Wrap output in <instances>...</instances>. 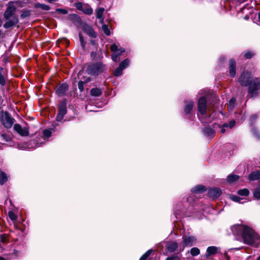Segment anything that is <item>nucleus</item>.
I'll use <instances>...</instances> for the list:
<instances>
[{"label": "nucleus", "mask_w": 260, "mask_h": 260, "mask_svg": "<svg viewBox=\"0 0 260 260\" xmlns=\"http://www.w3.org/2000/svg\"><path fill=\"white\" fill-rule=\"evenodd\" d=\"M230 199L235 202H238L241 204H243L245 202V201H244V199L235 195L231 196Z\"/></svg>", "instance_id": "a878e982"}, {"label": "nucleus", "mask_w": 260, "mask_h": 260, "mask_svg": "<svg viewBox=\"0 0 260 260\" xmlns=\"http://www.w3.org/2000/svg\"><path fill=\"white\" fill-rule=\"evenodd\" d=\"M187 202H190L191 201H193V199H192V198L191 197V196H189L187 199Z\"/></svg>", "instance_id": "4d7b16f0"}, {"label": "nucleus", "mask_w": 260, "mask_h": 260, "mask_svg": "<svg viewBox=\"0 0 260 260\" xmlns=\"http://www.w3.org/2000/svg\"><path fill=\"white\" fill-rule=\"evenodd\" d=\"M190 254L192 256H197L200 254V249L197 247L192 248L190 250Z\"/></svg>", "instance_id": "72a5a7b5"}, {"label": "nucleus", "mask_w": 260, "mask_h": 260, "mask_svg": "<svg viewBox=\"0 0 260 260\" xmlns=\"http://www.w3.org/2000/svg\"><path fill=\"white\" fill-rule=\"evenodd\" d=\"M258 19H259L260 20V12L258 13Z\"/></svg>", "instance_id": "0e129e2a"}, {"label": "nucleus", "mask_w": 260, "mask_h": 260, "mask_svg": "<svg viewBox=\"0 0 260 260\" xmlns=\"http://www.w3.org/2000/svg\"><path fill=\"white\" fill-rule=\"evenodd\" d=\"M193 106V102L192 101H189L186 102V105L185 106L184 109V113L187 114H190L192 110Z\"/></svg>", "instance_id": "a211bd4d"}, {"label": "nucleus", "mask_w": 260, "mask_h": 260, "mask_svg": "<svg viewBox=\"0 0 260 260\" xmlns=\"http://www.w3.org/2000/svg\"><path fill=\"white\" fill-rule=\"evenodd\" d=\"M79 39H80L81 45L82 48L84 49L85 45H86V42L84 41L83 37L82 36L81 34H79Z\"/></svg>", "instance_id": "37998d69"}, {"label": "nucleus", "mask_w": 260, "mask_h": 260, "mask_svg": "<svg viewBox=\"0 0 260 260\" xmlns=\"http://www.w3.org/2000/svg\"><path fill=\"white\" fill-rule=\"evenodd\" d=\"M90 80H90V78L89 77H88V78H87V80H86V82H89V81H90Z\"/></svg>", "instance_id": "052dcab7"}, {"label": "nucleus", "mask_w": 260, "mask_h": 260, "mask_svg": "<svg viewBox=\"0 0 260 260\" xmlns=\"http://www.w3.org/2000/svg\"><path fill=\"white\" fill-rule=\"evenodd\" d=\"M69 17L70 19H76L78 18V16L75 14L70 15Z\"/></svg>", "instance_id": "603ef678"}, {"label": "nucleus", "mask_w": 260, "mask_h": 260, "mask_svg": "<svg viewBox=\"0 0 260 260\" xmlns=\"http://www.w3.org/2000/svg\"><path fill=\"white\" fill-rule=\"evenodd\" d=\"M90 43L91 44H92L93 45H95L96 44V42H95V41L94 40H90Z\"/></svg>", "instance_id": "13d9d810"}, {"label": "nucleus", "mask_w": 260, "mask_h": 260, "mask_svg": "<svg viewBox=\"0 0 260 260\" xmlns=\"http://www.w3.org/2000/svg\"><path fill=\"white\" fill-rule=\"evenodd\" d=\"M16 7L14 2H10L5 11L4 16L6 20L4 26L5 28H9L18 23V16L15 14Z\"/></svg>", "instance_id": "f03ea898"}, {"label": "nucleus", "mask_w": 260, "mask_h": 260, "mask_svg": "<svg viewBox=\"0 0 260 260\" xmlns=\"http://www.w3.org/2000/svg\"><path fill=\"white\" fill-rule=\"evenodd\" d=\"M248 179L251 181L256 180L260 179V170L251 173L248 176Z\"/></svg>", "instance_id": "4be33fe9"}, {"label": "nucleus", "mask_w": 260, "mask_h": 260, "mask_svg": "<svg viewBox=\"0 0 260 260\" xmlns=\"http://www.w3.org/2000/svg\"><path fill=\"white\" fill-rule=\"evenodd\" d=\"M8 181V177L6 173L0 170V184L3 185Z\"/></svg>", "instance_id": "393cba45"}, {"label": "nucleus", "mask_w": 260, "mask_h": 260, "mask_svg": "<svg viewBox=\"0 0 260 260\" xmlns=\"http://www.w3.org/2000/svg\"><path fill=\"white\" fill-rule=\"evenodd\" d=\"M204 135L209 138H213L215 135L214 130L211 127H206L203 130Z\"/></svg>", "instance_id": "dca6fc26"}, {"label": "nucleus", "mask_w": 260, "mask_h": 260, "mask_svg": "<svg viewBox=\"0 0 260 260\" xmlns=\"http://www.w3.org/2000/svg\"><path fill=\"white\" fill-rule=\"evenodd\" d=\"M102 94V90L98 88H93L90 90V94L93 96H99Z\"/></svg>", "instance_id": "b1692460"}, {"label": "nucleus", "mask_w": 260, "mask_h": 260, "mask_svg": "<svg viewBox=\"0 0 260 260\" xmlns=\"http://www.w3.org/2000/svg\"><path fill=\"white\" fill-rule=\"evenodd\" d=\"M106 70V66L102 62H97L88 65L86 69V72L91 76H98L103 73Z\"/></svg>", "instance_id": "20e7f679"}, {"label": "nucleus", "mask_w": 260, "mask_h": 260, "mask_svg": "<svg viewBox=\"0 0 260 260\" xmlns=\"http://www.w3.org/2000/svg\"><path fill=\"white\" fill-rule=\"evenodd\" d=\"M250 74L248 72H243L239 79V82L242 86H247L250 82Z\"/></svg>", "instance_id": "9d476101"}, {"label": "nucleus", "mask_w": 260, "mask_h": 260, "mask_svg": "<svg viewBox=\"0 0 260 260\" xmlns=\"http://www.w3.org/2000/svg\"><path fill=\"white\" fill-rule=\"evenodd\" d=\"M40 8L42 10L48 11L50 10V7L45 4H40Z\"/></svg>", "instance_id": "c03bdc74"}, {"label": "nucleus", "mask_w": 260, "mask_h": 260, "mask_svg": "<svg viewBox=\"0 0 260 260\" xmlns=\"http://www.w3.org/2000/svg\"><path fill=\"white\" fill-rule=\"evenodd\" d=\"M249 191L248 189L246 188L240 189L238 191V194L240 196H247L249 194Z\"/></svg>", "instance_id": "7c9ffc66"}, {"label": "nucleus", "mask_w": 260, "mask_h": 260, "mask_svg": "<svg viewBox=\"0 0 260 260\" xmlns=\"http://www.w3.org/2000/svg\"><path fill=\"white\" fill-rule=\"evenodd\" d=\"M9 217L13 221L16 220L17 218V216L13 211L9 212Z\"/></svg>", "instance_id": "58836bf2"}, {"label": "nucleus", "mask_w": 260, "mask_h": 260, "mask_svg": "<svg viewBox=\"0 0 260 260\" xmlns=\"http://www.w3.org/2000/svg\"><path fill=\"white\" fill-rule=\"evenodd\" d=\"M123 70L121 68H120V67L119 66L118 68H116L114 71L113 74L115 76L119 77L122 74Z\"/></svg>", "instance_id": "2f4dec72"}, {"label": "nucleus", "mask_w": 260, "mask_h": 260, "mask_svg": "<svg viewBox=\"0 0 260 260\" xmlns=\"http://www.w3.org/2000/svg\"><path fill=\"white\" fill-rule=\"evenodd\" d=\"M0 260H7V259L3 257H0Z\"/></svg>", "instance_id": "680f3d73"}, {"label": "nucleus", "mask_w": 260, "mask_h": 260, "mask_svg": "<svg viewBox=\"0 0 260 260\" xmlns=\"http://www.w3.org/2000/svg\"><path fill=\"white\" fill-rule=\"evenodd\" d=\"M7 78V74L5 72V69L0 67V85L4 86L6 85V79Z\"/></svg>", "instance_id": "2eb2a0df"}, {"label": "nucleus", "mask_w": 260, "mask_h": 260, "mask_svg": "<svg viewBox=\"0 0 260 260\" xmlns=\"http://www.w3.org/2000/svg\"><path fill=\"white\" fill-rule=\"evenodd\" d=\"M14 130L21 136H27L29 134L28 129L26 127H22L19 124H15L14 125Z\"/></svg>", "instance_id": "9b49d317"}, {"label": "nucleus", "mask_w": 260, "mask_h": 260, "mask_svg": "<svg viewBox=\"0 0 260 260\" xmlns=\"http://www.w3.org/2000/svg\"><path fill=\"white\" fill-rule=\"evenodd\" d=\"M1 139L2 141L6 142H10L12 140L11 138L6 134H1Z\"/></svg>", "instance_id": "c85d7f7f"}, {"label": "nucleus", "mask_w": 260, "mask_h": 260, "mask_svg": "<svg viewBox=\"0 0 260 260\" xmlns=\"http://www.w3.org/2000/svg\"><path fill=\"white\" fill-rule=\"evenodd\" d=\"M206 190L205 187L203 185H197L191 189V192L196 194L202 193Z\"/></svg>", "instance_id": "412c9836"}, {"label": "nucleus", "mask_w": 260, "mask_h": 260, "mask_svg": "<svg viewBox=\"0 0 260 260\" xmlns=\"http://www.w3.org/2000/svg\"><path fill=\"white\" fill-rule=\"evenodd\" d=\"M234 235H241L245 243L257 246L259 242V236L248 226L244 225H235L232 227Z\"/></svg>", "instance_id": "f257e3e1"}, {"label": "nucleus", "mask_w": 260, "mask_h": 260, "mask_svg": "<svg viewBox=\"0 0 260 260\" xmlns=\"http://www.w3.org/2000/svg\"><path fill=\"white\" fill-rule=\"evenodd\" d=\"M69 86L68 84L63 83L60 84L56 88V93L59 96L65 95L66 92L68 90Z\"/></svg>", "instance_id": "f8f14e48"}, {"label": "nucleus", "mask_w": 260, "mask_h": 260, "mask_svg": "<svg viewBox=\"0 0 260 260\" xmlns=\"http://www.w3.org/2000/svg\"><path fill=\"white\" fill-rule=\"evenodd\" d=\"M84 6L85 5H83L82 3H79L76 4V7L78 10L82 11V9H83Z\"/></svg>", "instance_id": "09e8293b"}, {"label": "nucleus", "mask_w": 260, "mask_h": 260, "mask_svg": "<svg viewBox=\"0 0 260 260\" xmlns=\"http://www.w3.org/2000/svg\"><path fill=\"white\" fill-rule=\"evenodd\" d=\"M178 247V244L175 242H169L167 243L166 246L167 250L171 252L177 250Z\"/></svg>", "instance_id": "6ab92c4d"}, {"label": "nucleus", "mask_w": 260, "mask_h": 260, "mask_svg": "<svg viewBox=\"0 0 260 260\" xmlns=\"http://www.w3.org/2000/svg\"><path fill=\"white\" fill-rule=\"evenodd\" d=\"M207 101L204 96L201 97L198 101V110L201 115H198L202 122H209V118H207Z\"/></svg>", "instance_id": "7ed1b4c3"}, {"label": "nucleus", "mask_w": 260, "mask_h": 260, "mask_svg": "<svg viewBox=\"0 0 260 260\" xmlns=\"http://www.w3.org/2000/svg\"><path fill=\"white\" fill-rule=\"evenodd\" d=\"M229 72L231 77H235L236 74V62L234 59L230 60Z\"/></svg>", "instance_id": "4468645a"}, {"label": "nucleus", "mask_w": 260, "mask_h": 260, "mask_svg": "<svg viewBox=\"0 0 260 260\" xmlns=\"http://www.w3.org/2000/svg\"><path fill=\"white\" fill-rule=\"evenodd\" d=\"M111 50L113 52L112 55V59L113 61L117 62L119 60V56L122 53L125 52V49L123 48H118V46L114 44L111 46Z\"/></svg>", "instance_id": "1a4fd4ad"}, {"label": "nucleus", "mask_w": 260, "mask_h": 260, "mask_svg": "<svg viewBox=\"0 0 260 260\" xmlns=\"http://www.w3.org/2000/svg\"><path fill=\"white\" fill-rule=\"evenodd\" d=\"M181 211V210L180 211V209L178 208V206L176 207V209L175 212V214L176 216L179 215L180 214V212ZM176 218H178L177 216H176Z\"/></svg>", "instance_id": "864d4df0"}, {"label": "nucleus", "mask_w": 260, "mask_h": 260, "mask_svg": "<svg viewBox=\"0 0 260 260\" xmlns=\"http://www.w3.org/2000/svg\"><path fill=\"white\" fill-rule=\"evenodd\" d=\"M221 190L217 187L210 188L208 192L209 197L212 198H218L221 195Z\"/></svg>", "instance_id": "ddd939ff"}, {"label": "nucleus", "mask_w": 260, "mask_h": 260, "mask_svg": "<svg viewBox=\"0 0 260 260\" xmlns=\"http://www.w3.org/2000/svg\"><path fill=\"white\" fill-rule=\"evenodd\" d=\"M236 103V99L234 98H232L230 101L229 104H228V109L230 110H232L235 106V104Z\"/></svg>", "instance_id": "f704fd0d"}, {"label": "nucleus", "mask_w": 260, "mask_h": 260, "mask_svg": "<svg viewBox=\"0 0 260 260\" xmlns=\"http://www.w3.org/2000/svg\"><path fill=\"white\" fill-rule=\"evenodd\" d=\"M236 122L235 120H231L228 124V127L230 128L233 127L235 125Z\"/></svg>", "instance_id": "3c124183"}, {"label": "nucleus", "mask_w": 260, "mask_h": 260, "mask_svg": "<svg viewBox=\"0 0 260 260\" xmlns=\"http://www.w3.org/2000/svg\"><path fill=\"white\" fill-rule=\"evenodd\" d=\"M151 252L152 250L151 249L148 250L140 257L139 260H146Z\"/></svg>", "instance_id": "c9c22d12"}, {"label": "nucleus", "mask_w": 260, "mask_h": 260, "mask_svg": "<svg viewBox=\"0 0 260 260\" xmlns=\"http://www.w3.org/2000/svg\"><path fill=\"white\" fill-rule=\"evenodd\" d=\"M49 3H52L56 2L57 0H47Z\"/></svg>", "instance_id": "bf43d9fd"}, {"label": "nucleus", "mask_w": 260, "mask_h": 260, "mask_svg": "<svg viewBox=\"0 0 260 260\" xmlns=\"http://www.w3.org/2000/svg\"><path fill=\"white\" fill-rule=\"evenodd\" d=\"M51 131L49 129H45L43 131V136L44 137V139L48 138L50 137L51 136Z\"/></svg>", "instance_id": "4c0bfd02"}, {"label": "nucleus", "mask_w": 260, "mask_h": 260, "mask_svg": "<svg viewBox=\"0 0 260 260\" xmlns=\"http://www.w3.org/2000/svg\"><path fill=\"white\" fill-rule=\"evenodd\" d=\"M129 60L128 59H125L123 60L119 64V67L121 68L123 70L125 69L127 67H128L129 64Z\"/></svg>", "instance_id": "473e14b6"}, {"label": "nucleus", "mask_w": 260, "mask_h": 260, "mask_svg": "<svg viewBox=\"0 0 260 260\" xmlns=\"http://www.w3.org/2000/svg\"><path fill=\"white\" fill-rule=\"evenodd\" d=\"M228 127V123H224L222 125V126H221V133H224L225 132L226 130H225V128H227Z\"/></svg>", "instance_id": "de8ad7c7"}, {"label": "nucleus", "mask_w": 260, "mask_h": 260, "mask_svg": "<svg viewBox=\"0 0 260 260\" xmlns=\"http://www.w3.org/2000/svg\"><path fill=\"white\" fill-rule=\"evenodd\" d=\"M196 241V239L193 236H183L182 246L180 245L179 247V251H182L185 247H191L193 246Z\"/></svg>", "instance_id": "0eeeda50"}, {"label": "nucleus", "mask_w": 260, "mask_h": 260, "mask_svg": "<svg viewBox=\"0 0 260 260\" xmlns=\"http://www.w3.org/2000/svg\"><path fill=\"white\" fill-rule=\"evenodd\" d=\"M252 133L256 138L260 139V133L256 129H253L252 130Z\"/></svg>", "instance_id": "a18cd8bd"}, {"label": "nucleus", "mask_w": 260, "mask_h": 260, "mask_svg": "<svg viewBox=\"0 0 260 260\" xmlns=\"http://www.w3.org/2000/svg\"><path fill=\"white\" fill-rule=\"evenodd\" d=\"M29 15H30V13L29 11H25V12H23L21 14V17L22 18H25V17L28 16Z\"/></svg>", "instance_id": "8fccbe9b"}, {"label": "nucleus", "mask_w": 260, "mask_h": 260, "mask_svg": "<svg viewBox=\"0 0 260 260\" xmlns=\"http://www.w3.org/2000/svg\"><path fill=\"white\" fill-rule=\"evenodd\" d=\"M180 259V255H173L168 257L166 260H179Z\"/></svg>", "instance_id": "79ce46f5"}, {"label": "nucleus", "mask_w": 260, "mask_h": 260, "mask_svg": "<svg viewBox=\"0 0 260 260\" xmlns=\"http://www.w3.org/2000/svg\"><path fill=\"white\" fill-rule=\"evenodd\" d=\"M0 120L3 125L8 129L10 128L15 122L14 118L7 111L1 112Z\"/></svg>", "instance_id": "39448f33"}, {"label": "nucleus", "mask_w": 260, "mask_h": 260, "mask_svg": "<svg viewBox=\"0 0 260 260\" xmlns=\"http://www.w3.org/2000/svg\"><path fill=\"white\" fill-rule=\"evenodd\" d=\"M67 100H63L59 104L58 113L56 116V119L57 121H60L63 118L64 115L67 113Z\"/></svg>", "instance_id": "6e6552de"}, {"label": "nucleus", "mask_w": 260, "mask_h": 260, "mask_svg": "<svg viewBox=\"0 0 260 260\" xmlns=\"http://www.w3.org/2000/svg\"><path fill=\"white\" fill-rule=\"evenodd\" d=\"M257 260H260V255L257 257Z\"/></svg>", "instance_id": "69168bd1"}, {"label": "nucleus", "mask_w": 260, "mask_h": 260, "mask_svg": "<svg viewBox=\"0 0 260 260\" xmlns=\"http://www.w3.org/2000/svg\"><path fill=\"white\" fill-rule=\"evenodd\" d=\"M91 57L92 58V59H96V53L94 52H92L91 53Z\"/></svg>", "instance_id": "5fc2aeb1"}, {"label": "nucleus", "mask_w": 260, "mask_h": 260, "mask_svg": "<svg viewBox=\"0 0 260 260\" xmlns=\"http://www.w3.org/2000/svg\"><path fill=\"white\" fill-rule=\"evenodd\" d=\"M253 196L257 200H260V184L253 191Z\"/></svg>", "instance_id": "cd10ccee"}, {"label": "nucleus", "mask_w": 260, "mask_h": 260, "mask_svg": "<svg viewBox=\"0 0 260 260\" xmlns=\"http://www.w3.org/2000/svg\"><path fill=\"white\" fill-rule=\"evenodd\" d=\"M218 248L215 246L208 247L207 249L206 255L207 256L213 255L217 252Z\"/></svg>", "instance_id": "5701e85b"}, {"label": "nucleus", "mask_w": 260, "mask_h": 260, "mask_svg": "<svg viewBox=\"0 0 260 260\" xmlns=\"http://www.w3.org/2000/svg\"><path fill=\"white\" fill-rule=\"evenodd\" d=\"M84 84L85 82L82 81H80L78 84V87L81 92L84 90Z\"/></svg>", "instance_id": "a19ab883"}, {"label": "nucleus", "mask_w": 260, "mask_h": 260, "mask_svg": "<svg viewBox=\"0 0 260 260\" xmlns=\"http://www.w3.org/2000/svg\"><path fill=\"white\" fill-rule=\"evenodd\" d=\"M239 178V177L238 175H229L227 177L228 181L230 183H233L238 180Z\"/></svg>", "instance_id": "bb28decb"}, {"label": "nucleus", "mask_w": 260, "mask_h": 260, "mask_svg": "<svg viewBox=\"0 0 260 260\" xmlns=\"http://www.w3.org/2000/svg\"><path fill=\"white\" fill-rule=\"evenodd\" d=\"M257 118V115L256 114L253 115L251 116L250 119L251 121H253Z\"/></svg>", "instance_id": "6e6d98bb"}, {"label": "nucleus", "mask_w": 260, "mask_h": 260, "mask_svg": "<svg viewBox=\"0 0 260 260\" xmlns=\"http://www.w3.org/2000/svg\"><path fill=\"white\" fill-rule=\"evenodd\" d=\"M56 11L62 14H66L68 13V11L63 9H56Z\"/></svg>", "instance_id": "49530a36"}, {"label": "nucleus", "mask_w": 260, "mask_h": 260, "mask_svg": "<svg viewBox=\"0 0 260 260\" xmlns=\"http://www.w3.org/2000/svg\"><path fill=\"white\" fill-rule=\"evenodd\" d=\"M248 93L251 97H254L257 95V91L260 89V79L254 78L249 82Z\"/></svg>", "instance_id": "423d86ee"}, {"label": "nucleus", "mask_w": 260, "mask_h": 260, "mask_svg": "<svg viewBox=\"0 0 260 260\" xmlns=\"http://www.w3.org/2000/svg\"><path fill=\"white\" fill-rule=\"evenodd\" d=\"M102 29L104 32L107 36H109L110 35V30L109 28L108 25L106 24H103L102 25Z\"/></svg>", "instance_id": "e433bc0d"}, {"label": "nucleus", "mask_w": 260, "mask_h": 260, "mask_svg": "<svg viewBox=\"0 0 260 260\" xmlns=\"http://www.w3.org/2000/svg\"><path fill=\"white\" fill-rule=\"evenodd\" d=\"M105 11V9L103 8H99L96 10V17L98 19L100 20V22L103 23L104 20V17L103 14Z\"/></svg>", "instance_id": "aec40b11"}, {"label": "nucleus", "mask_w": 260, "mask_h": 260, "mask_svg": "<svg viewBox=\"0 0 260 260\" xmlns=\"http://www.w3.org/2000/svg\"><path fill=\"white\" fill-rule=\"evenodd\" d=\"M82 11L84 13L88 15L91 14L93 13L92 9L87 6H84L83 9H82Z\"/></svg>", "instance_id": "c756f323"}, {"label": "nucleus", "mask_w": 260, "mask_h": 260, "mask_svg": "<svg viewBox=\"0 0 260 260\" xmlns=\"http://www.w3.org/2000/svg\"><path fill=\"white\" fill-rule=\"evenodd\" d=\"M84 31L89 36L92 38H96V35L93 29L89 25H85L83 26Z\"/></svg>", "instance_id": "f3484780"}, {"label": "nucleus", "mask_w": 260, "mask_h": 260, "mask_svg": "<svg viewBox=\"0 0 260 260\" xmlns=\"http://www.w3.org/2000/svg\"><path fill=\"white\" fill-rule=\"evenodd\" d=\"M245 8H246V7H244L242 9V11L243 12H244V10H245Z\"/></svg>", "instance_id": "e2e57ef3"}, {"label": "nucleus", "mask_w": 260, "mask_h": 260, "mask_svg": "<svg viewBox=\"0 0 260 260\" xmlns=\"http://www.w3.org/2000/svg\"><path fill=\"white\" fill-rule=\"evenodd\" d=\"M254 55V53L250 51H247L244 54V56L247 58H251Z\"/></svg>", "instance_id": "ea45409f"}]
</instances>
